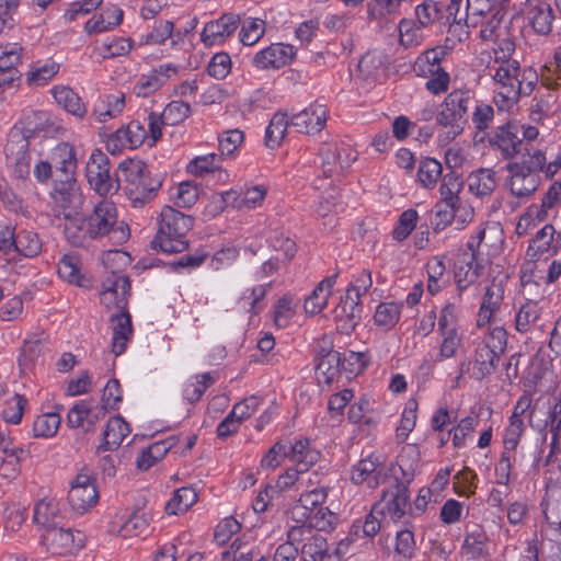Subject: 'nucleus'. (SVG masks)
I'll return each mask as SVG.
<instances>
[{
  "instance_id": "obj_61",
  "label": "nucleus",
  "mask_w": 561,
  "mask_h": 561,
  "mask_svg": "<svg viewBox=\"0 0 561 561\" xmlns=\"http://www.w3.org/2000/svg\"><path fill=\"white\" fill-rule=\"evenodd\" d=\"M445 55L443 47H436L426 50L423 56L419 57L415 62V69L419 73L425 75L426 72H434L437 70H444L440 67V60Z\"/></svg>"
},
{
  "instance_id": "obj_60",
  "label": "nucleus",
  "mask_w": 561,
  "mask_h": 561,
  "mask_svg": "<svg viewBox=\"0 0 561 561\" xmlns=\"http://www.w3.org/2000/svg\"><path fill=\"white\" fill-rule=\"evenodd\" d=\"M61 417L57 413H45L36 417L33 424V432L36 437H53L59 426Z\"/></svg>"
},
{
  "instance_id": "obj_22",
  "label": "nucleus",
  "mask_w": 561,
  "mask_h": 561,
  "mask_svg": "<svg viewBox=\"0 0 561 561\" xmlns=\"http://www.w3.org/2000/svg\"><path fill=\"white\" fill-rule=\"evenodd\" d=\"M104 415L103 409H92L87 401H80L69 410L67 422L71 427H81L85 432H90Z\"/></svg>"
},
{
  "instance_id": "obj_2",
  "label": "nucleus",
  "mask_w": 561,
  "mask_h": 561,
  "mask_svg": "<svg viewBox=\"0 0 561 561\" xmlns=\"http://www.w3.org/2000/svg\"><path fill=\"white\" fill-rule=\"evenodd\" d=\"M561 168V154L547 161L546 152L539 148H526L520 158L508 162L506 186L511 194L520 201L528 199L540 186L541 174L552 179Z\"/></svg>"
},
{
  "instance_id": "obj_27",
  "label": "nucleus",
  "mask_w": 561,
  "mask_h": 561,
  "mask_svg": "<svg viewBox=\"0 0 561 561\" xmlns=\"http://www.w3.org/2000/svg\"><path fill=\"white\" fill-rule=\"evenodd\" d=\"M159 186L160 183L148 175L130 185H125V193L133 207L139 208L153 199Z\"/></svg>"
},
{
  "instance_id": "obj_56",
  "label": "nucleus",
  "mask_w": 561,
  "mask_h": 561,
  "mask_svg": "<svg viewBox=\"0 0 561 561\" xmlns=\"http://www.w3.org/2000/svg\"><path fill=\"white\" fill-rule=\"evenodd\" d=\"M221 156L216 153H208L194 158L186 167L188 173L202 176L205 173L214 172L220 169Z\"/></svg>"
},
{
  "instance_id": "obj_11",
  "label": "nucleus",
  "mask_w": 561,
  "mask_h": 561,
  "mask_svg": "<svg viewBox=\"0 0 561 561\" xmlns=\"http://www.w3.org/2000/svg\"><path fill=\"white\" fill-rule=\"evenodd\" d=\"M147 138V130L142 124L133 121L122 126L106 139V149L112 153H121L125 148H138Z\"/></svg>"
},
{
  "instance_id": "obj_41",
  "label": "nucleus",
  "mask_w": 561,
  "mask_h": 561,
  "mask_svg": "<svg viewBox=\"0 0 561 561\" xmlns=\"http://www.w3.org/2000/svg\"><path fill=\"white\" fill-rule=\"evenodd\" d=\"M82 263L77 254H65L58 263V275L70 284L83 286Z\"/></svg>"
},
{
  "instance_id": "obj_17",
  "label": "nucleus",
  "mask_w": 561,
  "mask_h": 561,
  "mask_svg": "<svg viewBox=\"0 0 561 561\" xmlns=\"http://www.w3.org/2000/svg\"><path fill=\"white\" fill-rule=\"evenodd\" d=\"M481 271L482 265L478 262V256L474 253L462 251L457 255L454 274L459 296L479 278Z\"/></svg>"
},
{
  "instance_id": "obj_12",
  "label": "nucleus",
  "mask_w": 561,
  "mask_h": 561,
  "mask_svg": "<svg viewBox=\"0 0 561 561\" xmlns=\"http://www.w3.org/2000/svg\"><path fill=\"white\" fill-rule=\"evenodd\" d=\"M333 313L337 330L341 333H351L360 320L358 294L346 290Z\"/></svg>"
},
{
  "instance_id": "obj_37",
  "label": "nucleus",
  "mask_w": 561,
  "mask_h": 561,
  "mask_svg": "<svg viewBox=\"0 0 561 561\" xmlns=\"http://www.w3.org/2000/svg\"><path fill=\"white\" fill-rule=\"evenodd\" d=\"M488 537L482 530L468 534L461 546V554L467 560H480L489 558L486 548Z\"/></svg>"
},
{
  "instance_id": "obj_44",
  "label": "nucleus",
  "mask_w": 561,
  "mask_h": 561,
  "mask_svg": "<svg viewBox=\"0 0 561 561\" xmlns=\"http://www.w3.org/2000/svg\"><path fill=\"white\" fill-rule=\"evenodd\" d=\"M289 123L284 113H275L273 115L265 131V144L268 148L275 149L282 145Z\"/></svg>"
},
{
  "instance_id": "obj_24",
  "label": "nucleus",
  "mask_w": 561,
  "mask_h": 561,
  "mask_svg": "<svg viewBox=\"0 0 561 561\" xmlns=\"http://www.w3.org/2000/svg\"><path fill=\"white\" fill-rule=\"evenodd\" d=\"M467 183L469 192L483 199L494 192L497 185L496 173L493 169L480 168L468 175Z\"/></svg>"
},
{
  "instance_id": "obj_32",
  "label": "nucleus",
  "mask_w": 561,
  "mask_h": 561,
  "mask_svg": "<svg viewBox=\"0 0 561 561\" xmlns=\"http://www.w3.org/2000/svg\"><path fill=\"white\" fill-rule=\"evenodd\" d=\"M320 458V453L310 446L309 439L289 442L288 459L297 465L301 471H308Z\"/></svg>"
},
{
  "instance_id": "obj_49",
  "label": "nucleus",
  "mask_w": 561,
  "mask_h": 561,
  "mask_svg": "<svg viewBox=\"0 0 561 561\" xmlns=\"http://www.w3.org/2000/svg\"><path fill=\"white\" fill-rule=\"evenodd\" d=\"M415 15L421 26H428L445 18L444 5L434 0H425L415 8Z\"/></svg>"
},
{
  "instance_id": "obj_19",
  "label": "nucleus",
  "mask_w": 561,
  "mask_h": 561,
  "mask_svg": "<svg viewBox=\"0 0 561 561\" xmlns=\"http://www.w3.org/2000/svg\"><path fill=\"white\" fill-rule=\"evenodd\" d=\"M22 50L16 43L0 46V87L11 85L20 79L16 67L21 64Z\"/></svg>"
},
{
  "instance_id": "obj_40",
  "label": "nucleus",
  "mask_w": 561,
  "mask_h": 561,
  "mask_svg": "<svg viewBox=\"0 0 561 561\" xmlns=\"http://www.w3.org/2000/svg\"><path fill=\"white\" fill-rule=\"evenodd\" d=\"M125 108V95L116 93L107 95L100 104L95 105L92 116L100 123L106 122V118L118 116Z\"/></svg>"
},
{
  "instance_id": "obj_31",
  "label": "nucleus",
  "mask_w": 561,
  "mask_h": 561,
  "mask_svg": "<svg viewBox=\"0 0 561 561\" xmlns=\"http://www.w3.org/2000/svg\"><path fill=\"white\" fill-rule=\"evenodd\" d=\"M554 232L556 230L552 225H546L541 228L531 240L527 250V256L536 260L546 254H554L558 250V241L553 237Z\"/></svg>"
},
{
  "instance_id": "obj_28",
  "label": "nucleus",
  "mask_w": 561,
  "mask_h": 561,
  "mask_svg": "<svg viewBox=\"0 0 561 561\" xmlns=\"http://www.w3.org/2000/svg\"><path fill=\"white\" fill-rule=\"evenodd\" d=\"M129 433V424L121 415L111 417L103 433V443L99 446L98 450L117 449Z\"/></svg>"
},
{
  "instance_id": "obj_8",
  "label": "nucleus",
  "mask_w": 561,
  "mask_h": 561,
  "mask_svg": "<svg viewBox=\"0 0 561 561\" xmlns=\"http://www.w3.org/2000/svg\"><path fill=\"white\" fill-rule=\"evenodd\" d=\"M42 542L53 554H67L83 546V536L80 531L56 525L44 529Z\"/></svg>"
},
{
  "instance_id": "obj_3",
  "label": "nucleus",
  "mask_w": 561,
  "mask_h": 561,
  "mask_svg": "<svg viewBox=\"0 0 561 561\" xmlns=\"http://www.w3.org/2000/svg\"><path fill=\"white\" fill-rule=\"evenodd\" d=\"M494 85V103L499 111L510 112L518 103L522 95H529L536 84V76L520 68L519 62H511L506 67L486 70Z\"/></svg>"
},
{
  "instance_id": "obj_6",
  "label": "nucleus",
  "mask_w": 561,
  "mask_h": 561,
  "mask_svg": "<svg viewBox=\"0 0 561 561\" xmlns=\"http://www.w3.org/2000/svg\"><path fill=\"white\" fill-rule=\"evenodd\" d=\"M518 130L517 121H507L488 134L489 147L499 153L503 160L508 162L516 161L515 159L524 153Z\"/></svg>"
},
{
  "instance_id": "obj_16",
  "label": "nucleus",
  "mask_w": 561,
  "mask_h": 561,
  "mask_svg": "<svg viewBox=\"0 0 561 561\" xmlns=\"http://www.w3.org/2000/svg\"><path fill=\"white\" fill-rule=\"evenodd\" d=\"M327 118V107L322 104L313 103L299 113L294 114L290 118V124L296 127L299 133L312 135L323 129Z\"/></svg>"
},
{
  "instance_id": "obj_29",
  "label": "nucleus",
  "mask_w": 561,
  "mask_h": 561,
  "mask_svg": "<svg viewBox=\"0 0 561 561\" xmlns=\"http://www.w3.org/2000/svg\"><path fill=\"white\" fill-rule=\"evenodd\" d=\"M503 287L500 284H491L485 288L482 302L478 312L477 327L482 328L490 324L494 312L500 308L503 300Z\"/></svg>"
},
{
  "instance_id": "obj_26",
  "label": "nucleus",
  "mask_w": 561,
  "mask_h": 561,
  "mask_svg": "<svg viewBox=\"0 0 561 561\" xmlns=\"http://www.w3.org/2000/svg\"><path fill=\"white\" fill-rule=\"evenodd\" d=\"M381 466L380 456L371 453L362 458L352 469L351 480L355 484L368 482L369 486H376L379 483L378 468Z\"/></svg>"
},
{
  "instance_id": "obj_51",
  "label": "nucleus",
  "mask_w": 561,
  "mask_h": 561,
  "mask_svg": "<svg viewBox=\"0 0 561 561\" xmlns=\"http://www.w3.org/2000/svg\"><path fill=\"white\" fill-rule=\"evenodd\" d=\"M443 168L440 162L433 158L421 161L417 170V179L422 186L433 188L442 178Z\"/></svg>"
},
{
  "instance_id": "obj_4",
  "label": "nucleus",
  "mask_w": 561,
  "mask_h": 561,
  "mask_svg": "<svg viewBox=\"0 0 561 561\" xmlns=\"http://www.w3.org/2000/svg\"><path fill=\"white\" fill-rule=\"evenodd\" d=\"M193 220L171 206L163 207L157 234L151 241L153 249L164 253H180L186 250L188 243L185 239L192 228Z\"/></svg>"
},
{
  "instance_id": "obj_63",
  "label": "nucleus",
  "mask_w": 561,
  "mask_h": 561,
  "mask_svg": "<svg viewBox=\"0 0 561 561\" xmlns=\"http://www.w3.org/2000/svg\"><path fill=\"white\" fill-rule=\"evenodd\" d=\"M265 33V22L260 19H248L240 31V41L243 45L252 46L257 43Z\"/></svg>"
},
{
  "instance_id": "obj_64",
  "label": "nucleus",
  "mask_w": 561,
  "mask_h": 561,
  "mask_svg": "<svg viewBox=\"0 0 561 561\" xmlns=\"http://www.w3.org/2000/svg\"><path fill=\"white\" fill-rule=\"evenodd\" d=\"M148 528V520L144 513L133 512L122 524L118 534L124 538L136 537L144 534Z\"/></svg>"
},
{
  "instance_id": "obj_36",
  "label": "nucleus",
  "mask_w": 561,
  "mask_h": 561,
  "mask_svg": "<svg viewBox=\"0 0 561 561\" xmlns=\"http://www.w3.org/2000/svg\"><path fill=\"white\" fill-rule=\"evenodd\" d=\"M59 69V64L53 59L36 61L26 75V82L30 87H43L58 73Z\"/></svg>"
},
{
  "instance_id": "obj_15",
  "label": "nucleus",
  "mask_w": 561,
  "mask_h": 561,
  "mask_svg": "<svg viewBox=\"0 0 561 561\" xmlns=\"http://www.w3.org/2000/svg\"><path fill=\"white\" fill-rule=\"evenodd\" d=\"M178 67L173 64L160 65L147 75H142L135 83L133 90L137 96L146 98L161 87H163L172 77L178 75Z\"/></svg>"
},
{
  "instance_id": "obj_1",
  "label": "nucleus",
  "mask_w": 561,
  "mask_h": 561,
  "mask_svg": "<svg viewBox=\"0 0 561 561\" xmlns=\"http://www.w3.org/2000/svg\"><path fill=\"white\" fill-rule=\"evenodd\" d=\"M64 232L67 240L75 247H88L94 240L105 237L116 238L121 243L127 240L129 229L123 222L117 226L116 205L108 199L96 203L90 215L85 217L65 214Z\"/></svg>"
},
{
  "instance_id": "obj_13",
  "label": "nucleus",
  "mask_w": 561,
  "mask_h": 561,
  "mask_svg": "<svg viewBox=\"0 0 561 561\" xmlns=\"http://www.w3.org/2000/svg\"><path fill=\"white\" fill-rule=\"evenodd\" d=\"M526 19L537 34H549L556 20L552 0H527Z\"/></svg>"
},
{
  "instance_id": "obj_14",
  "label": "nucleus",
  "mask_w": 561,
  "mask_h": 561,
  "mask_svg": "<svg viewBox=\"0 0 561 561\" xmlns=\"http://www.w3.org/2000/svg\"><path fill=\"white\" fill-rule=\"evenodd\" d=\"M294 56L295 50L293 46L277 43L257 51L252 58V64L260 70L278 69L290 64Z\"/></svg>"
},
{
  "instance_id": "obj_35",
  "label": "nucleus",
  "mask_w": 561,
  "mask_h": 561,
  "mask_svg": "<svg viewBox=\"0 0 561 561\" xmlns=\"http://www.w3.org/2000/svg\"><path fill=\"white\" fill-rule=\"evenodd\" d=\"M50 161L54 167L55 173L66 171L67 175L76 172L77 158L73 147L68 142H59L50 153Z\"/></svg>"
},
{
  "instance_id": "obj_18",
  "label": "nucleus",
  "mask_w": 561,
  "mask_h": 561,
  "mask_svg": "<svg viewBox=\"0 0 561 561\" xmlns=\"http://www.w3.org/2000/svg\"><path fill=\"white\" fill-rule=\"evenodd\" d=\"M239 23V16L232 13L222 14L218 20L208 22L201 34L203 43L206 46L222 43L237 30Z\"/></svg>"
},
{
  "instance_id": "obj_45",
  "label": "nucleus",
  "mask_w": 561,
  "mask_h": 561,
  "mask_svg": "<svg viewBox=\"0 0 561 561\" xmlns=\"http://www.w3.org/2000/svg\"><path fill=\"white\" fill-rule=\"evenodd\" d=\"M43 243L38 234L32 230H21L16 233L14 251L25 257H34L42 251Z\"/></svg>"
},
{
  "instance_id": "obj_39",
  "label": "nucleus",
  "mask_w": 561,
  "mask_h": 561,
  "mask_svg": "<svg viewBox=\"0 0 561 561\" xmlns=\"http://www.w3.org/2000/svg\"><path fill=\"white\" fill-rule=\"evenodd\" d=\"M500 356L493 350L479 344L474 353L473 376L477 379H482L491 375L495 370Z\"/></svg>"
},
{
  "instance_id": "obj_58",
  "label": "nucleus",
  "mask_w": 561,
  "mask_h": 561,
  "mask_svg": "<svg viewBox=\"0 0 561 561\" xmlns=\"http://www.w3.org/2000/svg\"><path fill=\"white\" fill-rule=\"evenodd\" d=\"M118 169L126 185H130L136 181H140L141 179L150 175L147 164L139 159L125 160L119 163Z\"/></svg>"
},
{
  "instance_id": "obj_7",
  "label": "nucleus",
  "mask_w": 561,
  "mask_h": 561,
  "mask_svg": "<svg viewBox=\"0 0 561 561\" xmlns=\"http://www.w3.org/2000/svg\"><path fill=\"white\" fill-rule=\"evenodd\" d=\"M30 139L18 128H11L4 147L7 162L19 179H26L31 171Z\"/></svg>"
},
{
  "instance_id": "obj_53",
  "label": "nucleus",
  "mask_w": 561,
  "mask_h": 561,
  "mask_svg": "<svg viewBox=\"0 0 561 561\" xmlns=\"http://www.w3.org/2000/svg\"><path fill=\"white\" fill-rule=\"evenodd\" d=\"M59 514L58 504L53 500H42L34 508V520L44 527L56 526V519Z\"/></svg>"
},
{
  "instance_id": "obj_25",
  "label": "nucleus",
  "mask_w": 561,
  "mask_h": 561,
  "mask_svg": "<svg viewBox=\"0 0 561 561\" xmlns=\"http://www.w3.org/2000/svg\"><path fill=\"white\" fill-rule=\"evenodd\" d=\"M50 93L56 103L72 116L82 119L85 117L88 110L85 104L77 92L68 85H55Z\"/></svg>"
},
{
  "instance_id": "obj_59",
  "label": "nucleus",
  "mask_w": 561,
  "mask_h": 561,
  "mask_svg": "<svg viewBox=\"0 0 561 561\" xmlns=\"http://www.w3.org/2000/svg\"><path fill=\"white\" fill-rule=\"evenodd\" d=\"M255 557L253 549H249L240 538H236L229 549L221 553L220 561H267L264 557L253 560Z\"/></svg>"
},
{
  "instance_id": "obj_62",
  "label": "nucleus",
  "mask_w": 561,
  "mask_h": 561,
  "mask_svg": "<svg viewBox=\"0 0 561 561\" xmlns=\"http://www.w3.org/2000/svg\"><path fill=\"white\" fill-rule=\"evenodd\" d=\"M480 344L502 355L507 345V332L503 327L490 323L488 332Z\"/></svg>"
},
{
  "instance_id": "obj_48",
  "label": "nucleus",
  "mask_w": 561,
  "mask_h": 561,
  "mask_svg": "<svg viewBox=\"0 0 561 561\" xmlns=\"http://www.w3.org/2000/svg\"><path fill=\"white\" fill-rule=\"evenodd\" d=\"M319 481L311 478L307 482V490L300 494L298 502L302 507L312 513L318 506L322 505L328 497V490L323 485H318Z\"/></svg>"
},
{
  "instance_id": "obj_46",
  "label": "nucleus",
  "mask_w": 561,
  "mask_h": 561,
  "mask_svg": "<svg viewBox=\"0 0 561 561\" xmlns=\"http://www.w3.org/2000/svg\"><path fill=\"white\" fill-rule=\"evenodd\" d=\"M329 546L327 539L316 534L302 545L301 558L304 561H328Z\"/></svg>"
},
{
  "instance_id": "obj_57",
  "label": "nucleus",
  "mask_w": 561,
  "mask_h": 561,
  "mask_svg": "<svg viewBox=\"0 0 561 561\" xmlns=\"http://www.w3.org/2000/svg\"><path fill=\"white\" fill-rule=\"evenodd\" d=\"M401 313V305L396 302H381L375 312L374 320L377 325L385 329L394 327Z\"/></svg>"
},
{
  "instance_id": "obj_9",
  "label": "nucleus",
  "mask_w": 561,
  "mask_h": 561,
  "mask_svg": "<svg viewBox=\"0 0 561 561\" xmlns=\"http://www.w3.org/2000/svg\"><path fill=\"white\" fill-rule=\"evenodd\" d=\"M409 499L407 485L396 479L394 484L383 491L381 500L374 505V512L387 515L394 522L400 520L405 515Z\"/></svg>"
},
{
  "instance_id": "obj_54",
  "label": "nucleus",
  "mask_w": 561,
  "mask_h": 561,
  "mask_svg": "<svg viewBox=\"0 0 561 561\" xmlns=\"http://www.w3.org/2000/svg\"><path fill=\"white\" fill-rule=\"evenodd\" d=\"M316 369L318 374L324 377L325 382H331L342 370L341 353L332 350L328 351L319 358Z\"/></svg>"
},
{
  "instance_id": "obj_55",
  "label": "nucleus",
  "mask_w": 561,
  "mask_h": 561,
  "mask_svg": "<svg viewBox=\"0 0 561 561\" xmlns=\"http://www.w3.org/2000/svg\"><path fill=\"white\" fill-rule=\"evenodd\" d=\"M505 11L503 9H495L493 15L483 20L478 27H480V36L483 41H491L502 34V28H508L504 24Z\"/></svg>"
},
{
  "instance_id": "obj_38",
  "label": "nucleus",
  "mask_w": 561,
  "mask_h": 561,
  "mask_svg": "<svg viewBox=\"0 0 561 561\" xmlns=\"http://www.w3.org/2000/svg\"><path fill=\"white\" fill-rule=\"evenodd\" d=\"M495 9H502V7L492 0H468L466 13L467 26L478 27L483 20L493 15Z\"/></svg>"
},
{
  "instance_id": "obj_33",
  "label": "nucleus",
  "mask_w": 561,
  "mask_h": 561,
  "mask_svg": "<svg viewBox=\"0 0 561 561\" xmlns=\"http://www.w3.org/2000/svg\"><path fill=\"white\" fill-rule=\"evenodd\" d=\"M542 313L540 300L530 298L519 307L515 316V328L518 332L525 333L537 327Z\"/></svg>"
},
{
  "instance_id": "obj_50",
  "label": "nucleus",
  "mask_w": 561,
  "mask_h": 561,
  "mask_svg": "<svg viewBox=\"0 0 561 561\" xmlns=\"http://www.w3.org/2000/svg\"><path fill=\"white\" fill-rule=\"evenodd\" d=\"M214 382L215 378L211 376L210 373L196 375L185 385L183 390V398L187 402L194 403L202 398L206 389L210 387Z\"/></svg>"
},
{
  "instance_id": "obj_42",
  "label": "nucleus",
  "mask_w": 561,
  "mask_h": 561,
  "mask_svg": "<svg viewBox=\"0 0 561 561\" xmlns=\"http://www.w3.org/2000/svg\"><path fill=\"white\" fill-rule=\"evenodd\" d=\"M473 96L470 89H455L445 96L442 105L457 113L461 118H467Z\"/></svg>"
},
{
  "instance_id": "obj_30",
  "label": "nucleus",
  "mask_w": 561,
  "mask_h": 561,
  "mask_svg": "<svg viewBox=\"0 0 561 561\" xmlns=\"http://www.w3.org/2000/svg\"><path fill=\"white\" fill-rule=\"evenodd\" d=\"M337 275H332L322 279L305 299L304 308L309 314L320 313L328 305L329 297L335 284Z\"/></svg>"
},
{
  "instance_id": "obj_34",
  "label": "nucleus",
  "mask_w": 561,
  "mask_h": 561,
  "mask_svg": "<svg viewBox=\"0 0 561 561\" xmlns=\"http://www.w3.org/2000/svg\"><path fill=\"white\" fill-rule=\"evenodd\" d=\"M463 188V181L456 172L451 171L442 178L439 186L440 202L445 206L461 208L460 193Z\"/></svg>"
},
{
  "instance_id": "obj_21",
  "label": "nucleus",
  "mask_w": 561,
  "mask_h": 561,
  "mask_svg": "<svg viewBox=\"0 0 561 561\" xmlns=\"http://www.w3.org/2000/svg\"><path fill=\"white\" fill-rule=\"evenodd\" d=\"M110 321L113 330L112 352L115 356H119L125 352L127 342L133 334L130 314L127 310L112 312Z\"/></svg>"
},
{
  "instance_id": "obj_20",
  "label": "nucleus",
  "mask_w": 561,
  "mask_h": 561,
  "mask_svg": "<svg viewBox=\"0 0 561 561\" xmlns=\"http://www.w3.org/2000/svg\"><path fill=\"white\" fill-rule=\"evenodd\" d=\"M435 121L436 126L439 128L438 138L443 144H448L461 135L468 122L467 118H461L457 113L451 112L442 104Z\"/></svg>"
},
{
  "instance_id": "obj_47",
  "label": "nucleus",
  "mask_w": 561,
  "mask_h": 561,
  "mask_svg": "<svg viewBox=\"0 0 561 561\" xmlns=\"http://www.w3.org/2000/svg\"><path fill=\"white\" fill-rule=\"evenodd\" d=\"M197 501V493L193 488L183 486L174 492L173 497L167 503L165 511L178 515L186 512Z\"/></svg>"
},
{
  "instance_id": "obj_52",
  "label": "nucleus",
  "mask_w": 561,
  "mask_h": 561,
  "mask_svg": "<svg viewBox=\"0 0 561 561\" xmlns=\"http://www.w3.org/2000/svg\"><path fill=\"white\" fill-rule=\"evenodd\" d=\"M319 153L322 159V171L325 176L332 178L343 172V169L340 168L339 144H323Z\"/></svg>"
},
{
  "instance_id": "obj_23",
  "label": "nucleus",
  "mask_w": 561,
  "mask_h": 561,
  "mask_svg": "<svg viewBox=\"0 0 561 561\" xmlns=\"http://www.w3.org/2000/svg\"><path fill=\"white\" fill-rule=\"evenodd\" d=\"M123 10L115 4H108L94 14L84 25L88 34L107 32L118 26L123 21Z\"/></svg>"
},
{
  "instance_id": "obj_43",
  "label": "nucleus",
  "mask_w": 561,
  "mask_h": 561,
  "mask_svg": "<svg viewBox=\"0 0 561 561\" xmlns=\"http://www.w3.org/2000/svg\"><path fill=\"white\" fill-rule=\"evenodd\" d=\"M403 0H370L367 3V16L379 23L386 22L390 16L399 14Z\"/></svg>"
},
{
  "instance_id": "obj_10",
  "label": "nucleus",
  "mask_w": 561,
  "mask_h": 561,
  "mask_svg": "<svg viewBox=\"0 0 561 561\" xmlns=\"http://www.w3.org/2000/svg\"><path fill=\"white\" fill-rule=\"evenodd\" d=\"M99 501V492L94 480L85 473H79L68 493V503L77 514H84Z\"/></svg>"
},
{
  "instance_id": "obj_5",
  "label": "nucleus",
  "mask_w": 561,
  "mask_h": 561,
  "mask_svg": "<svg viewBox=\"0 0 561 561\" xmlns=\"http://www.w3.org/2000/svg\"><path fill=\"white\" fill-rule=\"evenodd\" d=\"M85 176L90 187L100 196H106L119 190V180L111 174V161L100 149L93 150L90 154L85 165Z\"/></svg>"
}]
</instances>
